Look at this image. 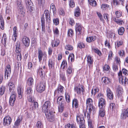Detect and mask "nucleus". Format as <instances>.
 Masks as SVG:
<instances>
[{
    "instance_id": "nucleus-1",
    "label": "nucleus",
    "mask_w": 128,
    "mask_h": 128,
    "mask_svg": "<svg viewBox=\"0 0 128 128\" xmlns=\"http://www.w3.org/2000/svg\"><path fill=\"white\" fill-rule=\"evenodd\" d=\"M76 120L78 122H80V128H86L85 121L83 115L80 114L76 116Z\"/></svg>"
},
{
    "instance_id": "nucleus-2",
    "label": "nucleus",
    "mask_w": 128,
    "mask_h": 128,
    "mask_svg": "<svg viewBox=\"0 0 128 128\" xmlns=\"http://www.w3.org/2000/svg\"><path fill=\"white\" fill-rule=\"evenodd\" d=\"M46 118L48 121L50 122H53L54 120L55 112L53 111L49 110L48 111L44 112Z\"/></svg>"
},
{
    "instance_id": "nucleus-3",
    "label": "nucleus",
    "mask_w": 128,
    "mask_h": 128,
    "mask_svg": "<svg viewBox=\"0 0 128 128\" xmlns=\"http://www.w3.org/2000/svg\"><path fill=\"white\" fill-rule=\"evenodd\" d=\"M12 94L9 99V103L10 105L13 106L14 105L16 100V92L13 90V91L11 92Z\"/></svg>"
},
{
    "instance_id": "nucleus-4",
    "label": "nucleus",
    "mask_w": 128,
    "mask_h": 128,
    "mask_svg": "<svg viewBox=\"0 0 128 128\" xmlns=\"http://www.w3.org/2000/svg\"><path fill=\"white\" fill-rule=\"evenodd\" d=\"M51 103L50 101H46L44 103L42 108V111L45 112L48 111L51 106Z\"/></svg>"
},
{
    "instance_id": "nucleus-5",
    "label": "nucleus",
    "mask_w": 128,
    "mask_h": 128,
    "mask_svg": "<svg viewBox=\"0 0 128 128\" xmlns=\"http://www.w3.org/2000/svg\"><path fill=\"white\" fill-rule=\"evenodd\" d=\"M82 28V27L80 24L79 23H76V25L75 26L76 38L78 35L81 34Z\"/></svg>"
},
{
    "instance_id": "nucleus-6",
    "label": "nucleus",
    "mask_w": 128,
    "mask_h": 128,
    "mask_svg": "<svg viewBox=\"0 0 128 128\" xmlns=\"http://www.w3.org/2000/svg\"><path fill=\"white\" fill-rule=\"evenodd\" d=\"M45 89V86L43 83L40 82L37 84L36 90L38 92L41 93L44 91Z\"/></svg>"
},
{
    "instance_id": "nucleus-7",
    "label": "nucleus",
    "mask_w": 128,
    "mask_h": 128,
    "mask_svg": "<svg viewBox=\"0 0 128 128\" xmlns=\"http://www.w3.org/2000/svg\"><path fill=\"white\" fill-rule=\"evenodd\" d=\"M11 69L10 66L7 65L5 68L4 76L6 79H8V76H10L11 74Z\"/></svg>"
},
{
    "instance_id": "nucleus-8",
    "label": "nucleus",
    "mask_w": 128,
    "mask_h": 128,
    "mask_svg": "<svg viewBox=\"0 0 128 128\" xmlns=\"http://www.w3.org/2000/svg\"><path fill=\"white\" fill-rule=\"evenodd\" d=\"M22 42L24 45L26 47H28L30 45V40L26 36H24L22 39Z\"/></svg>"
},
{
    "instance_id": "nucleus-9",
    "label": "nucleus",
    "mask_w": 128,
    "mask_h": 128,
    "mask_svg": "<svg viewBox=\"0 0 128 128\" xmlns=\"http://www.w3.org/2000/svg\"><path fill=\"white\" fill-rule=\"evenodd\" d=\"M12 122V119L9 116L5 117L4 119V126H8Z\"/></svg>"
},
{
    "instance_id": "nucleus-10",
    "label": "nucleus",
    "mask_w": 128,
    "mask_h": 128,
    "mask_svg": "<svg viewBox=\"0 0 128 128\" xmlns=\"http://www.w3.org/2000/svg\"><path fill=\"white\" fill-rule=\"evenodd\" d=\"M22 116H19L18 118L14 123L13 128H18L22 122Z\"/></svg>"
},
{
    "instance_id": "nucleus-11",
    "label": "nucleus",
    "mask_w": 128,
    "mask_h": 128,
    "mask_svg": "<svg viewBox=\"0 0 128 128\" xmlns=\"http://www.w3.org/2000/svg\"><path fill=\"white\" fill-rule=\"evenodd\" d=\"M98 106L100 108H104L106 105V101L104 98H101L99 100Z\"/></svg>"
},
{
    "instance_id": "nucleus-12",
    "label": "nucleus",
    "mask_w": 128,
    "mask_h": 128,
    "mask_svg": "<svg viewBox=\"0 0 128 128\" xmlns=\"http://www.w3.org/2000/svg\"><path fill=\"white\" fill-rule=\"evenodd\" d=\"M44 14H45L46 21L50 23V15L49 11L48 10H45L44 12Z\"/></svg>"
},
{
    "instance_id": "nucleus-13",
    "label": "nucleus",
    "mask_w": 128,
    "mask_h": 128,
    "mask_svg": "<svg viewBox=\"0 0 128 128\" xmlns=\"http://www.w3.org/2000/svg\"><path fill=\"white\" fill-rule=\"evenodd\" d=\"M121 117L123 119H125L127 118H128V108L123 110L121 114Z\"/></svg>"
},
{
    "instance_id": "nucleus-14",
    "label": "nucleus",
    "mask_w": 128,
    "mask_h": 128,
    "mask_svg": "<svg viewBox=\"0 0 128 128\" xmlns=\"http://www.w3.org/2000/svg\"><path fill=\"white\" fill-rule=\"evenodd\" d=\"M24 14L25 12L24 8L20 9V10H19L18 13V18L20 20H21L22 18L24 16Z\"/></svg>"
},
{
    "instance_id": "nucleus-15",
    "label": "nucleus",
    "mask_w": 128,
    "mask_h": 128,
    "mask_svg": "<svg viewBox=\"0 0 128 128\" xmlns=\"http://www.w3.org/2000/svg\"><path fill=\"white\" fill-rule=\"evenodd\" d=\"M119 80L120 82L123 85H125L126 84L128 83V80L125 76L122 78H119Z\"/></svg>"
},
{
    "instance_id": "nucleus-16",
    "label": "nucleus",
    "mask_w": 128,
    "mask_h": 128,
    "mask_svg": "<svg viewBox=\"0 0 128 128\" xmlns=\"http://www.w3.org/2000/svg\"><path fill=\"white\" fill-rule=\"evenodd\" d=\"M117 92L118 94V98H120L122 96V94L123 93V89L121 86H118L117 88Z\"/></svg>"
},
{
    "instance_id": "nucleus-17",
    "label": "nucleus",
    "mask_w": 128,
    "mask_h": 128,
    "mask_svg": "<svg viewBox=\"0 0 128 128\" xmlns=\"http://www.w3.org/2000/svg\"><path fill=\"white\" fill-rule=\"evenodd\" d=\"M106 92L108 97L110 100H112L114 96L112 92L109 88H107L106 90Z\"/></svg>"
},
{
    "instance_id": "nucleus-18",
    "label": "nucleus",
    "mask_w": 128,
    "mask_h": 128,
    "mask_svg": "<svg viewBox=\"0 0 128 128\" xmlns=\"http://www.w3.org/2000/svg\"><path fill=\"white\" fill-rule=\"evenodd\" d=\"M84 86H82L81 88H78L77 86L75 87L74 90L75 91L77 92L78 94H80L81 92H83L84 91V89L83 88Z\"/></svg>"
},
{
    "instance_id": "nucleus-19",
    "label": "nucleus",
    "mask_w": 128,
    "mask_h": 128,
    "mask_svg": "<svg viewBox=\"0 0 128 128\" xmlns=\"http://www.w3.org/2000/svg\"><path fill=\"white\" fill-rule=\"evenodd\" d=\"M38 104L37 102H34L31 103L30 108L32 110H35L38 107Z\"/></svg>"
},
{
    "instance_id": "nucleus-20",
    "label": "nucleus",
    "mask_w": 128,
    "mask_h": 128,
    "mask_svg": "<svg viewBox=\"0 0 128 128\" xmlns=\"http://www.w3.org/2000/svg\"><path fill=\"white\" fill-rule=\"evenodd\" d=\"M44 16V14L41 18V26L42 31L45 32V20Z\"/></svg>"
},
{
    "instance_id": "nucleus-21",
    "label": "nucleus",
    "mask_w": 128,
    "mask_h": 128,
    "mask_svg": "<svg viewBox=\"0 0 128 128\" xmlns=\"http://www.w3.org/2000/svg\"><path fill=\"white\" fill-rule=\"evenodd\" d=\"M23 91V90L20 87H19L17 88V91L18 95V98L19 99H21L22 98Z\"/></svg>"
},
{
    "instance_id": "nucleus-22",
    "label": "nucleus",
    "mask_w": 128,
    "mask_h": 128,
    "mask_svg": "<svg viewBox=\"0 0 128 128\" xmlns=\"http://www.w3.org/2000/svg\"><path fill=\"white\" fill-rule=\"evenodd\" d=\"M38 58L40 62H41L43 57V52L41 50L39 49L38 51Z\"/></svg>"
},
{
    "instance_id": "nucleus-23",
    "label": "nucleus",
    "mask_w": 128,
    "mask_h": 128,
    "mask_svg": "<svg viewBox=\"0 0 128 128\" xmlns=\"http://www.w3.org/2000/svg\"><path fill=\"white\" fill-rule=\"evenodd\" d=\"M20 42H17L16 43L15 46L16 47V52H20L21 48H20Z\"/></svg>"
},
{
    "instance_id": "nucleus-24",
    "label": "nucleus",
    "mask_w": 128,
    "mask_h": 128,
    "mask_svg": "<svg viewBox=\"0 0 128 128\" xmlns=\"http://www.w3.org/2000/svg\"><path fill=\"white\" fill-rule=\"evenodd\" d=\"M86 104L87 107H92L93 101L92 99L90 98H88L86 100Z\"/></svg>"
},
{
    "instance_id": "nucleus-25",
    "label": "nucleus",
    "mask_w": 128,
    "mask_h": 128,
    "mask_svg": "<svg viewBox=\"0 0 128 128\" xmlns=\"http://www.w3.org/2000/svg\"><path fill=\"white\" fill-rule=\"evenodd\" d=\"M87 62L88 64V65L89 67L91 66L93 63V60L92 57L89 56H88L87 57Z\"/></svg>"
},
{
    "instance_id": "nucleus-26",
    "label": "nucleus",
    "mask_w": 128,
    "mask_h": 128,
    "mask_svg": "<svg viewBox=\"0 0 128 128\" xmlns=\"http://www.w3.org/2000/svg\"><path fill=\"white\" fill-rule=\"evenodd\" d=\"M4 22L2 16H0V27L3 30L4 29Z\"/></svg>"
},
{
    "instance_id": "nucleus-27",
    "label": "nucleus",
    "mask_w": 128,
    "mask_h": 128,
    "mask_svg": "<svg viewBox=\"0 0 128 128\" xmlns=\"http://www.w3.org/2000/svg\"><path fill=\"white\" fill-rule=\"evenodd\" d=\"M78 100L76 98H74L72 101V107H74V106L75 108H77L78 107Z\"/></svg>"
},
{
    "instance_id": "nucleus-28",
    "label": "nucleus",
    "mask_w": 128,
    "mask_h": 128,
    "mask_svg": "<svg viewBox=\"0 0 128 128\" xmlns=\"http://www.w3.org/2000/svg\"><path fill=\"white\" fill-rule=\"evenodd\" d=\"M8 85L9 88V91L10 92H12V91H13V89H14V91L15 88L14 87V84L12 82H10L8 84Z\"/></svg>"
},
{
    "instance_id": "nucleus-29",
    "label": "nucleus",
    "mask_w": 128,
    "mask_h": 128,
    "mask_svg": "<svg viewBox=\"0 0 128 128\" xmlns=\"http://www.w3.org/2000/svg\"><path fill=\"white\" fill-rule=\"evenodd\" d=\"M27 83L29 85V87H32V84L34 83V80L32 78H30L27 80Z\"/></svg>"
},
{
    "instance_id": "nucleus-30",
    "label": "nucleus",
    "mask_w": 128,
    "mask_h": 128,
    "mask_svg": "<svg viewBox=\"0 0 128 128\" xmlns=\"http://www.w3.org/2000/svg\"><path fill=\"white\" fill-rule=\"evenodd\" d=\"M32 92V87H28L26 91V94L28 96L31 95Z\"/></svg>"
},
{
    "instance_id": "nucleus-31",
    "label": "nucleus",
    "mask_w": 128,
    "mask_h": 128,
    "mask_svg": "<svg viewBox=\"0 0 128 128\" xmlns=\"http://www.w3.org/2000/svg\"><path fill=\"white\" fill-rule=\"evenodd\" d=\"M54 62L51 60L50 59L48 61V66L49 67V69H52V67H54Z\"/></svg>"
},
{
    "instance_id": "nucleus-32",
    "label": "nucleus",
    "mask_w": 128,
    "mask_h": 128,
    "mask_svg": "<svg viewBox=\"0 0 128 128\" xmlns=\"http://www.w3.org/2000/svg\"><path fill=\"white\" fill-rule=\"evenodd\" d=\"M64 88L62 86L60 85L59 86L56 90L55 91V92H56L57 91L58 92V93L60 92L62 93L63 92V89Z\"/></svg>"
},
{
    "instance_id": "nucleus-33",
    "label": "nucleus",
    "mask_w": 128,
    "mask_h": 128,
    "mask_svg": "<svg viewBox=\"0 0 128 128\" xmlns=\"http://www.w3.org/2000/svg\"><path fill=\"white\" fill-rule=\"evenodd\" d=\"M17 31V28L16 26H14L13 28L14 34L13 36L14 38V41H15L16 39V34Z\"/></svg>"
},
{
    "instance_id": "nucleus-34",
    "label": "nucleus",
    "mask_w": 128,
    "mask_h": 128,
    "mask_svg": "<svg viewBox=\"0 0 128 128\" xmlns=\"http://www.w3.org/2000/svg\"><path fill=\"white\" fill-rule=\"evenodd\" d=\"M102 82L106 84H108L110 82V80L108 78L106 77H103L102 78Z\"/></svg>"
},
{
    "instance_id": "nucleus-35",
    "label": "nucleus",
    "mask_w": 128,
    "mask_h": 128,
    "mask_svg": "<svg viewBox=\"0 0 128 128\" xmlns=\"http://www.w3.org/2000/svg\"><path fill=\"white\" fill-rule=\"evenodd\" d=\"M60 43V41L58 40H56L52 43V46L54 47L57 46Z\"/></svg>"
},
{
    "instance_id": "nucleus-36",
    "label": "nucleus",
    "mask_w": 128,
    "mask_h": 128,
    "mask_svg": "<svg viewBox=\"0 0 128 128\" xmlns=\"http://www.w3.org/2000/svg\"><path fill=\"white\" fill-rule=\"evenodd\" d=\"M100 109L99 111V115L100 116L102 117L104 116L105 114V111L104 108Z\"/></svg>"
},
{
    "instance_id": "nucleus-37",
    "label": "nucleus",
    "mask_w": 128,
    "mask_h": 128,
    "mask_svg": "<svg viewBox=\"0 0 128 128\" xmlns=\"http://www.w3.org/2000/svg\"><path fill=\"white\" fill-rule=\"evenodd\" d=\"M124 31V28L123 27H121L119 28L118 30L119 34L120 35H122Z\"/></svg>"
},
{
    "instance_id": "nucleus-38",
    "label": "nucleus",
    "mask_w": 128,
    "mask_h": 128,
    "mask_svg": "<svg viewBox=\"0 0 128 128\" xmlns=\"http://www.w3.org/2000/svg\"><path fill=\"white\" fill-rule=\"evenodd\" d=\"M88 1L90 4L93 6H95L97 4L95 0H88Z\"/></svg>"
},
{
    "instance_id": "nucleus-39",
    "label": "nucleus",
    "mask_w": 128,
    "mask_h": 128,
    "mask_svg": "<svg viewBox=\"0 0 128 128\" xmlns=\"http://www.w3.org/2000/svg\"><path fill=\"white\" fill-rule=\"evenodd\" d=\"M74 34V31L72 29L68 30V36L72 37L73 36Z\"/></svg>"
},
{
    "instance_id": "nucleus-40",
    "label": "nucleus",
    "mask_w": 128,
    "mask_h": 128,
    "mask_svg": "<svg viewBox=\"0 0 128 128\" xmlns=\"http://www.w3.org/2000/svg\"><path fill=\"white\" fill-rule=\"evenodd\" d=\"M95 40V39H94V37L92 36L87 37L86 38L87 42H93Z\"/></svg>"
},
{
    "instance_id": "nucleus-41",
    "label": "nucleus",
    "mask_w": 128,
    "mask_h": 128,
    "mask_svg": "<svg viewBox=\"0 0 128 128\" xmlns=\"http://www.w3.org/2000/svg\"><path fill=\"white\" fill-rule=\"evenodd\" d=\"M5 89V86H2L0 87V95H2L4 94Z\"/></svg>"
},
{
    "instance_id": "nucleus-42",
    "label": "nucleus",
    "mask_w": 128,
    "mask_h": 128,
    "mask_svg": "<svg viewBox=\"0 0 128 128\" xmlns=\"http://www.w3.org/2000/svg\"><path fill=\"white\" fill-rule=\"evenodd\" d=\"M67 64L66 61L65 60H64L61 64V67L63 66L62 69H64L66 67H67Z\"/></svg>"
},
{
    "instance_id": "nucleus-43",
    "label": "nucleus",
    "mask_w": 128,
    "mask_h": 128,
    "mask_svg": "<svg viewBox=\"0 0 128 128\" xmlns=\"http://www.w3.org/2000/svg\"><path fill=\"white\" fill-rule=\"evenodd\" d=\"M60 78L62 80L65 81L66 78L65 76V74L64 72H61L60 74Z\"/></svg>"
},
{
    "instance_id": "nucleus-44",
    "label": "nucleus",
    "mask_w": 128,
    "mask_h": 128,
    "mask_svg": "<svg viewBox=\"0 0 128 128\" xmlns=\"http://www.w3.org/2000/svg\"><path fill=\"white\" fill-rule=\"evenodd\" d=\"M34 9L33 6H28L27 8V12H29L30 14H32V12L33 11Z\"/></svg>"
},
{
    "instance_id": "nucleus-45",
    "label": "nucleus",
    "mask_w": 128,
    "mask_h": 128,
    "mask_svg": "<svg viewBox=\"0 0 128 128\" xmlns=\"http://www.w3.org/2000/svg\"><path fill=\"white\" fill-rule=\"evenodd\" d=\"M65 128H76L75 125L74 124H68L65 126Z\"/></svg>"
},
{
    "instance_id": "nucleus-46",
    "label": "nucleus",
    "mask_w": 128,
    "mask_h": 128,
    "mask_svg": "<svg viewBox=\"0 0 128 128\" xmlns=\"http://www.w3.org/2000/svg\"><path fill=\"white\" fill-rule=\"evenodd\" d=\"M65 96L66 101L68 103L70 101V95L68 94L65 93Z\"/></svg>"
},
{
    "instance_id": "nucleus-47",
    "label": "nucleus",
    "mask_w": 128,
    "mask_h": 128,
    "mask_svg": "<svg viewBox=\"0 0 128 128\" xmlns=\"http://www.w3.org/2000/svg\"><path fill=\"white\" fill-rule=\"evenodd\" d=\"M17 5L18 8L20 9H23L24 8L23 6L21 4L20 0L17 1Z\"/></svg>"
},
{
    "instance_id": "nucleus-48",
    "label": "nucleus",
    "mask_w": 128,
    "mask_h": 128,
    "mask_svg": "<svg viewBox=\"0 0 128 128\" xmlns=\"http://www.w3.org/2000/svg\"><path fill=\"white\" fill-rule=\"evenodd\" d=\"M109 7V6L106 4H102L101 6V8L104 10H105L108 8Z\"/></svg>"
},
{
    "instance_id": "nucleus-49",
    "label": "nucleus",
    "mask_w": 128,
    "mask_h": 128,
    "mask_svg": "<svg viewBox=\"0 0 128 128\" xmlns=\"http://www.w3.org/2000/svg\"><path fill=\"white\" fill-rule=\"evenodd\" d=\"M68 60L70 59L71 62H73L74 60V55L73 54H70L68 57Z\"/></svg>"
},
{
    "instance_id": "nucleus-50",
    "label": "nucleus",
    "mask_w": 128,
    "mask_h": 128,
    "mask_svg": "<svg viewBox=\"0 0 128 128\" xmlns=\"http://www.w3.org/2000/svg\"><path fill=\"white\" fill-rule=\"evenodd\" d=\"M42 68H40L38 70V73H39V74L40 77L42 78L44 75V72H42Z\"/></svg>"
},
{
    "instance_id": "nucleus-51",
    "label": "nucleus",
    "mask_w": 128,
    "mask_h": 128,
    "mask_svg": "<svg viewBox=\"0 0 128 128\" xmlns=\"http://www.w3.org/2000/svg\"><path fill=\"white\" fill-rule=\"evenodd\" d=\"M72 67L71 66H68L66 70V72L67 73L69 74H70L72 72Z\"/></svg>"
},
{
    "instance_id": "nucleus-52",
    "label": "nucleus",
    "mask_w": 128,
    "mask_h": 128,
    "mask_svg": "<svg viewBox=\"0 0 128 128\" xmlns=\"http://www.w3.org/2000/svg\"><path fill=\"white\" fill-rule=\"evenodd\" d=\"M36 127L37 128H42V125L40 121H38L36 124Z\"/></svg>"
},
{
    "instance_id": "nucleus-53",
    "label": "nucleus",
    "mask_w": 128,
    "mask_h": 128,
    "mask_svg": "<svg viewBox=\"0 0 128 128\" xmlns=\"http://www.w3.org/2000/svg\"><path fill=\"white\" fill-rule=\"evenodd\" d=\"M118 64L114 63L112 66L114 72H116L118 70Z\"/></svg>"
},
{
    "instance_id": "nucleus-54",
    "label": "nucleus",
    "mask_w": 128,
    "mask_h": 128,
    "mask_svg": "<svg viewBox=\"0 0 128 128\" xmlns=\"http://www.w3.org/2000/svg\"><path fill=\"white\" fill-rule=\"evenodd\" d=\"M65 48L66 49L71 50L73 49V47L71 45L68 44L66 45L65 46Z\"/></svg>"
},
{
    "instance_id": "nucleus-55",
    "label": "nucleus",
    "mask_w": 128,
    "mask_h": 128,
    "mask_svg": "<svg viewBox=\"0 0 128 128\" xmlns=\"http://www.w3.org/2000/svg\"><path fill=\"white\" fill-rule=\"evenodd\" d=\"M114 60L115 62H116V64L119 65L120 63L121 62L120 58L118 56H116Z\"/></svg>"
},
{
    "instance_id": "nucleus-56",
    "label": "nucleus",
    "mask_w": 128,
    "mask_h": 128,
    "mask_svg": "<svg viewBox=\"0 0 128 128\" xmlns=\"http://www.w3.org/2000/svg\"><path fill=\"white\" fill-rule=\"evenodd\" d=\"M26 4L28 6H32L33 5V3L30 0H26Z\"/></svg>"
},
{
    "instance_id": "nucleus-57",
    "label": "nucleus",
    "mask_w": 128,
    "mask_h": 128,
    "mask_svg": "<svg viewBox=\"0 0 128 128\" xmlns=\"http://www.w3.org/2000/svg\"><path fill=\"white\" fill-rule=\"evenodd\" d=\"M85 46L84 44L82 42H80L78 44V47H79L80 48H84L85 47Z\"/></svg>"
},
{
    "instance_id": "nucleus-58",
    "label": "nucleus",
    "mask_w": 128,
    "mask_h": 128,
    "mask_svg": "<svg viewBox=\"0 0 128 128\" xmlns=\"http://www.w3.org/2000/svg\"><path fill=\"white\" fill-rule=\"evenodd\" d=\"M17 58L18 60H21L22 56L20 52H16Z\"/></svg>"
},
{
    "instance_id": "nucleus-59",
    "label": "nucleus",
    "mask_w": 128,
    "mask_h": 128,
    "mask_svg": "<svg viewBox=\"0 0 128 128\" xmlns=\"http://www.w3.org/2000/svg\"><path fill=\"white\" fill-rule=\"evenodd\" d=\"M69 5L71 8H73L74 6V0H70L69 1Z\"/></svg>"
},
{
    "instance_id": "nucleus-60",
    "label": "nucleus",
    "mask_w": 128,
    "mask_h": 128,
    "mask_svg": "<svg viewBox=\"0 0 128 128\" xmlns=\"http://www.w3.org/2000/svg\"><path fill=\"white\" fill-rule=\"evenodd\" d=\"M110 68V67L107 64H105L103 67V69L104 70L106 71H108L109 70Z\"/></svg>"
},
{
    "instance_id": "nucleus-61",
    "label": "nucleus",
    "mask_w": 128,
    "mask_h": 128,
    "mask_svg": "<svg viewBox=\"0 0 128 128\" xmlns=\"http://www.w3.org/2000/svg\"><path fill=\"white\" fill-rule=\"evenodd\" d=\"M104 96L103 94L101 93H99L97 96V98L98 99H100L101 98H104Z\"/></svg>"
},
{
    "instance_id": "nucleus-62",
    "label": "nucleus",
    "mask_w": 128,
    "mask_h": 128,
    "mask_svg": "<svg viewBox=\"0 0 128 128\" xmlns=\"http://www.w3.org/2000/svg\"><path fill=\"white\" fill-rule=\"evenodd\" d=\"M11 12V10L10 8L8 6H7L6 9V14L9 15L10 12Z\"/></svg>"
},
{
    "instance_id": "nucleus-63",
    "label": "nucleus",
    "mask_w": 128,
    "mask_h": 128,
    "mask_svg": "<svg viewBox=\"0 0 128 128\" xmlns=\"http://www.w3.org/2000/svg\"><path fill=\"white\" fill-rule=\"evenodd\" d=\"M122 73L125 76L128 75V71L125 68H123L122 70Z\"/></svg>"
},
{
    "instance_id": "nucleus-64",
    "label": "nucleus",
    "mask_w": 128,
    "mask_h": 128,
    "mask_svg": "<svg viewBox=\"0 0 128 128\" xmlns=\"http://www.w3.org/2000/svg\"><path fill=\"white\" fill-rule=\"evenodd\" d=\"M31 95H29L28 96V101L30 102H34V100H33L32 97L31 96Z\"/></svg>"
}]
</instances>
